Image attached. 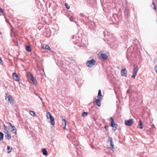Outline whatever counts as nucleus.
<instances>
[{
  "instance_id": "f257e3e1",
  "label": "nucleus",
  "mask_w": 157,
  "mask_h": 157,
  "mask_svg": "<svg viewBox=\"0 0 157 157\" xmlns=\"http://www.w3.org/2000/svg\"><path fill=\"white\" fill-rule=\"evenodd\" d=\"M107 144H108V147L109 149H111L112 151L114 152V145L113 139L112 137H108Z\"/></svg>"
},
{
  "instance_id": "f03ea898",
  "label": "nucleus",
  "mask_w": 157,
  "mask_h": 157,
  "mask_svg": "<svg viewBox=\"0 0 157 157\" xmlns=\"http://www.w3.org/2000/svg\"><path fill=\"white\" fill-rule=\"evenodd\" d=\"M46 116L47 119H49V118H50V123L52 125H54L55 124L54 119L53 116L49 112H47Z\"/></svg>"
},
{
  "instance_id": "7ed1b4c3",
  "label": "nucleus",
  "mask_w": 157,
  "mask_h": 157,
  "mask_svg": "<svg viewBox=\"0 0 157 157\" xmlns=\"http://www.w3.org/2000/svg\"><path fill=\"white\" fill-rule=\"evenodd\" d=\"M95 60L92 59L90 60L87 61L86 63V64L88 67H91L95 65Z\"/></svg>"
},
{
  "instance_id": "20e7f679",
  "label": "nucleus",
  "mask_w": 157,
  "mask_h": 157,
  "mask_svg": "<svg viewBox=\"0 0 157 157\" xmlns=\"http://www.w3.org/2000/svg\"><path fill=\"white\" fill-rule=\"evenodd\" d=\"M99 58L103 60L105 59L107 57V56L104 52H100L98 54Z\"/></svg>"
},
{
  "instance_id": "39448f33",
  "label": "nucleus",
  "mask_w": 157,
  "mask_h": 157,
  "mask_svg": "<svg viewBox=\"0 0 157 157\" xmlns=\"http://www.w3.org/2000/svg\"><path fill=\"white\" fill-rule=\"evenodd\" d=\"M5 99L7 100L10 103L13 105L14 103V100L12 97L9 94H6Z\"/></svg>"
},
{
  "instance_id": "423d86ee",
  "label": "nucleus",
  "mask_w": 157,
  "mask_h": 157,
  "mask_svg": "<svg viewBox=\"0 0 157 157\" xmlns=\"http://www.w3.org/2000/svg\"><path fill=\"white\" fill-rule=\"evenodd\" d=\"M139 70V68L137 66L134 65L133 66V74L132 76V78H135V77L137 75V72Z\"/></svg>"
},
{
  "instance_id": "0eeeda50",
  "label": "nucleus",
  "mask_w": 157,
  "mask_h": 157,
  "mask_svg": "<svg viewBox=\"0 0 157 157\" xmlns=\"http://www.w3.org/2000/svg\"><path fill=\"white\" fill-rule=\"evenodd\" d=\"M133 123V120L132 119L125 121V124L127 126H131Z\"/></svg>"
},
{
  "instance_id": "6e6552de",
  "label": "nucleus",
  "mask_w": 157,
  "mask_h": 157,
  "mask_svg": "<svg viewBox=\"0 0 157 157\" xmlns=\"http://www.w3.org/2000/svg\"><path fill=\"white\" fill-rule=\"evenodd\" d=\"M121 76L125 77H127V71L125 68L121 69Z\"/></svg>"
},
{
  "instance_id": "1a4fd4ad",
  "label": "nucleus",
  "mask_w": 157,
  "mask_h": 157,
  "mask_svg": "<svg viewBox=\"0 0 157 157\" xmlns=\"http://www.w3.org/2000/svg\"><path fill=\"white\" fill-rule=\"evenodd\" d=\"M111 126L113 128V129L114 130H115L116 128H117V124H115L114 121L113 120V119L112 117H111Z\"/></svg>"
},
{
  "instance_id": "9d476101",
  "label": "nucleus",
  "mask_w": 157,
  "mask_h": 157,
  "mask_svg": "<svg viewBox=\"0 0 157 157\" xmlns=\"http://www.w3.org/2000/svg\"><path fill=\"white\" fill-rule=\"evenodd\" d=\"M102 98H99L96 99L95 100V102L96 103L97 105L99 107L101 105V101L102 100Z\"/></svg>"
},
{
  "instance_id": "9b49d317",
  "label": "nucleus",
  "mask_w": 157,
  "mask_h": 157,
  "mask_svg": "<svg viewBox=\"0 0 157 157\" xmlns=\"http://www.w3.org/2000/svg\"><path fill=\"white\" fill-rule=\"evenodd\" d=\"M13 78L14 80L16 81H19V78L15 72H14L13 75Z\"/></svg>"
},
{
  "instance_id": "f8f14e48",
  "label": "nucleus",
  "mask_w": 157,
  "mask_h": 157,
  "mask_svg": "<svg viewBox=\"0 0 157 157\" xmlns=\"http://www.w3.org/2000/svg\"><path fill=\"white\" fill-rule=\"evenodd\" d=\"M61 117L62 118V125L64 126V129L65 128L66 126V121L65 119H63V117Z\"/></svg>"
},
{
  "instance_id": "ddd939ff",
  "label": "nucleus",
  "mask_w": 157,
  "mask_h": 157,
  "mask_svg": "<svg viewBox=\"0 0 157 157\" xmlns=\"http://www.w3.org/2000/svg\"><path fill=\"white\" fill-rule=\"evenodd\" d=\"M42 48L45 49H48V50H50V48L49 46L48 45L46 44H44L42 46Z\"/></svg>"
},
{
  "instance_id": "4468645a",
  "label": "nucleus",
  "mask_w": 157,
  "mask_h": 157,
  "mask_svg": "<svg viewBox=\"0 0 157 157\" xmlns=\"http://www.w3.org/2000/svg\"><path fill=\"white\" fill-rule=\"evenodd\" d=\"M137 127L138 128H140L141 129H142L143 128L142 124L141 121L140 120L139 121V124L138 125Z\"/></svg>"
},
{
  "instance_id": "2eb2a0df",
  "label": "nucleus",
  "mask_w": 157,
  "mask_h": 157,
  "mask_svg": "<svg viewBox=\"0 0 157 157\" xmlns=\"http://www.w3.org/2000/svg\"><path fill=\"white\" fill-rule=\"evenodd\" d=\"M6 134L5 136V137H6L7 139L10 140L11 139V136L10 134L9 133H6Z\"/></svg>"
},
{
  "instance_id": "dca6fc26",
  "label": "nucleus",
  "mask_w": 157,
  "mask_h": 157,
  "mask_svg": "<svg viewBox=\"0 0 157 157\" xmlns=\"http://www.w3.org/2000/svg\"><path fill=\"white\" fill-rule=\"evenodd\" d=\"M98 97L99 98H102V96L101 94V91L100 90H99L98 94Z\"/></svg>"
},
{
  "instance_id": "f3484780",
  "label": "nucleus",
  "mask_w": 157,
  "mask_h": 157,
  "mask_svg": "<svg viewBox=\"0 0 157 157\" xmlns=\"http://www.w3.org/2000/svg\"><path fill=\"white\" fill-rule=\"evenodd\" d=\"M42 152L43 154L45 155H48L47 151V150L45 148L43 149Z\"/></svg>"
},
{
  "instance_id": "a211bd4d",
  "label": "nucleus",
  "mask_w": 157,
  "mask_h": 157,
  "mask_svg": "<svg viewBox=\"0 0 157 157\" xmlns=\"http://www.w3.org/2000/svg\"><path fill=\"white\" fill-rule=\"evenodd\" d=\"M34 83V84L35 85L36 83V80L34 78L33 76L32 77V78H29Z\"/></svg>"
},
{
  "instance_id": "6ab92c4d",
  "label": "nucleus",
  "mask_w": 157,
  "mask_h": 157,
  "mask_svg": "<svg viewBox=\"0 0 157 157\" xmlns=\"http://www.w3.org/2000/svg\"><path fill=\"white\" fill-rule=\"evenodd\" d=\"M4 126L5 127L4 131V133H9V132L8 131V130L7 127L6 126L5 124L4 125Z\"/></svg>"
},
{
  "instance_id": "aec40b11",
  "label": "nucleus",
  "mask_w": 157,
  "mask_h": 157,
  "mask_svg": "<svg viewBox=\"0 0 157 157\" xmlns=\"http://www.w3.org/2000/svg\"><path fill=\"white\" fill-rule=\"evenodd\" d=\"M4 135L3 133L0 132V141L2 140L3 139Z\"/></svg>"
},
{
  "instance_id": "412c9836",
  "label": "nucleus",
  "mask_w": 157,
  "mask_h": 157,
  "mask_svg": "<svg viewBox=\"0 0 157 157\" xmlns=\"http://www.w3.org/2000/svg\"><path fill=\"white\" fill-rule=\"evenodd\" d=\"M26 50L28 52H30L31 51V48L30 46H27L26 47Z\"/></svg>"
},
{
  "instance_id": "4be33fe9",
  "label": "nucleus",
  "mask_w": 157,
  "mask_h": 157,
  "mask_svg": "<svg viewBox=\"0 0 157 157\" xmlns=\"http://www.w3.org/2000/svg\"><path fill=\"white\" fill-rule=\"evenodd\" d=\"M151 7L153 9H154L155 10H156V8L154 2H153L152 3V5H151Z\"/></svg>"
},
{
  "instance_id": "5701e85b",
  "label": "nucleus",
  "mask_w": 157,
  "mask_h": 157,
  "mask_svg": "<svg viewBox=\"0 0 157 157\" xmlns=\"http://www.w3.org/2000/svg\"><path fill=\"white\" fill-rule=\"evenodd\" d=\"M30 114L31 115L33 116H35L36 115L35 113L33 111H30Z\"/></svg>"
},
{
  "instance_id": "b1692460",
  "label": "nucleus",
  "mask_w": 157,
  "mask_h": 157,
  "mask_svg": "<svg viewBox=\"0 0 157 157\" xmlns=\"http://www.w3.org/2000/svg\"><path fill=\"white\" fill-rule=\"evenodd\" d=\"M27 76L28 77L30 78H32V77L33 76L32 74L30 72H29L28 73Z\"/></svg>"
},
{
  "instance_id": "393cba45",
  "label": "nucleus",
  "mask_w": 157,
  "mask_h": 157,
  "mask_svg": "<svg viewBox=\"0 0 157 157\" xmlns=\"http://www.w3.org/2000/svg\"><path fill=\"white\" fill-rule=\"evenodd\" d=\"M88 113L87 112H83L82 114V117H85L87 115Z\"/></svg>"
},
{
  "instance_id": "a878e982",
  "label": "nucleus",
  "mask_w": 157,
  "mask_h": 157,
  "mask_svg": "<svg viewBox=\"0 0 157 157\" xmlns=\"http://www.w3.org/2000/svg\"><path fill=\"white\" fill-rule=\"evenodd\" d=\"M16 131H17V129L15 128H13V129L12 130V132L13 133L16 134Z\"/></svg>"
},
{
  "instance_id": "bb28decb",
  "label": "nucleus",
  "mask_w": 157,
  "mask_h": 157,
  "mask_svg": "<svg viewBox=\"0 0 157 157\" xmlns=\"http://www.w3.org/2000/svg\"><path fill=\"white\" fill-rule=\"evenodd\" d=\"M65 5L66 8L67 9H70V6L67 3H65Z\"/></svg>"
},
{
  "instance_id": "cd10ccee",
  "label": "nucleus",
  "mask_w": 157,
  "mask_h": 157,
  "mask_svg": "<svg viewBox=\"0 0 157 157\" xmlns=\"http://www.w3.org/2000/svg\"><path fill=\"white\" fill-rule=\"evenodd\" d=\"M7 150L9 151L8 152L9 153L11 151V148L10 149V147L9 146H8L7 147Z\"/></svg>"
},
{
  "instance_id": "c85d7f7f",
  "label": "nucleus",
  "mask_w": 157,
  "mask_h": 157,
  "mask_svg": "<svg viewBox=\"0 0 157 157\" xmlns=\"http://www.w3.org/2000/svg\"><path fill=\"white\" fill-rule=\"evenodd\" d=\"M110 47L112 48H114V46H113V44L111 43L110 44Z\"/></svg>"
},
{
  "instance_id": "c756f323",
  "label": "nucleus",
  "mask_w": 157,
  "mask_h": 157,
  "mask_svg": "<svg viewBox=\"0 0 157 157\" xmlns=\"http://www.w3.org/2000/svg\"><path fill=\"white\" fill-rule=\"evenodd\" d=\"M0 64L1 65H2L3 64V63H2V60L1 58L0 57Z\"/></svg>"
},
{
  "instance_id": "7c9ffc66",
  "label": "nucleus",
  "mask_w": 157,
  "mask_h": 157,
  "mask_svg": "<svg viewBox=\"0 0 157 157\" xmlns=\"http://www.w3.org/2000/svg\"><path fill=\"white\" fill-rule=\"evenodd\" d=\"M155 71L157 72V65H156L155 67Z\"/></svg>"
},
{
  "instance_id": "2f4dec72",
  "label": "nucleus",
  "mask_w": 157,
  "mask_h": 157,
  "mask_svg": "<svg viewBox=\"0 0 157 157\" xmlns=\"http://www.w3.org/2000/svg\"><path fill=\"white\" fill-rule=\"evenodd\" d=\"M0 12H1V13H3V11L2 10L1 8H0Z\"/></svg>"
},
{
  "instance_id": "473e14b6",
  "label": "nucleus",
  "mask_w": 157,
  "mask_h": 157,
  "mask_svg": "<svg viewBox=\"0 0 157 157\" xmlns=\"http://www.w3.org/2000/svg\"><path fill=\"white\" fill-rule=\"evenodd\" d=\"M90 29L91 30H93L94 29V28L93 27H91V26H90Z\"/></svg>"
},
{
  "instance_id": "72a5a7b5",
  "label": "nucleus",
  "mask_w": 157,
  "mask_h": 157,
  "mask_svg": "<svg viewBox=\"0 0 157 157\" xmlns=\"http://www.w3.org/2000/svg\"><path fill=\"white\" fill-rule=\"evenodd\" d=\"M10 125L11 126L12 128H15V127H14V126H12V124H11V123H10Z\"/></svg>"
},
{
  "instance_id": "f704fd0d",
  "label": "nucleus",
  "mask_w": 157,
  "mask_h": 157,
  "mask_svg": "<svg viewBox=\"0 0 157 157\" xmlns=\"http://www.w3.org/2000/svg\"><path fill=\"white\" fill-rule=\"evenodd\" d=\"M92 25H94V26H95V24L94 22H92V24H91Z\"/></svg>"
},
{
  "instance_id": "c9c22d12",
  "label": "nucleus",
  "mask_w": 157,
  "mask_h": 157,
  "mask_svg": "<svg viewBox=\"0 0 157 157\" xmlns=\"http://www.w3.org/2000/svg\"><path fill=\"white\" fill-rule=\"evenodd\" d=\"M127 92L128 93H129V90H128L127 91Z\"/></svg>"
},
{
  "instance_id": "e433bc0d",
  "label": "nucleus",
  "mask_w": 157,
  "mask_h": 157,
  "mask_svg": "<svg viewBox=\"0 0 157 157\" xmlns=\"http://www.w3.org/2000/svg\"><path fill=\"white\" fill-rule=\"evenodd\" d=\"M40 98V100L42 101V98Z\"/></svg>"
},
{
  "instance_id": "4c0bfd02",
  "label": "nucleus",
  "mask_w": 157,
  "mask_h": 157,
  "mask_svg": "<svg viewBox=\"0 0 157 157\" xmlns=\"http://www.w3.org/2000/svg\"><path fill=\"white\" fill-rule=\"evenodd\" d=\"M0 34H2V33H1V32L0 31Z\"/></svg>"
},
{
  "instance_id": "58836bf2",
  "label": "nucleus",
  "mask_w": 157,
  "mask_h": 157,
  "mask_svg": "<svg viewBox=\"0 0 157 157\" xmlns=\"http://www.w3.org/2000/svg\"><path fill=\"white\" fill-rule=\"evenodd\" d=\"M153 127H155V126H154V125L153 124Z\"/></svg>"
},
{
  "instance_id": "ea45409f",
  "label": "nucleus",
  "mask_w": 157,
  "mask_h": 157,
  "mask_svg": "<svg viewBox=\"0 0 157 157\" xmlns=\"http://www.w3.org/2000/svg\"><path fill=\"white\" fill-rule=\"evenodd\" d=\"M157 54V53H156Z\"/></svg>"
}]
</instances>
